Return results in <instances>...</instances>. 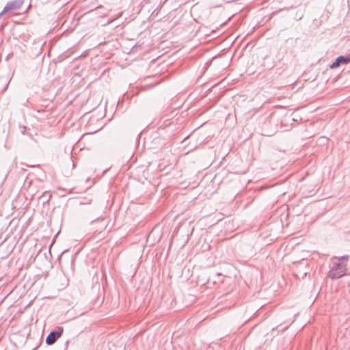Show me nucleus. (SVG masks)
<instances>
[{
    "mask_svg": "<svg viewBox=\"0 0 350 350\" xmlns=\"http://www.w3.org/2000/svg\"><path fill=\"white\" fill-rule=\"evenodd\" d=\"M347 264L343 262H333L328 276L332 280L341 278L346 274Z\"/></svg>",
    "mask_w": 350,
    "mask_h": 350,
    "instance_id": "1",
    "label": "nucleus"
},
{
    "mask_svg": "<svg viewBox=\"0 0 350 350\" xmlns=\"http://www.w3.org/2000/svg\"><path fill=\"white\" fill-rule=\"evenodd\" d=\"M64 333V327L62 326H57L54 330H52L46 336L45 342L48 345H53L62 335Z\"/></svg>",
    "mask_w": 350,
    "mask_h": 350,
    "instance_id": "2",
    "label": "nucleus"
},
{
    "mask_svg": "<svg viewBox=\"0 0 350 350\" xmlns=\"http://www.w3.org/2000/svg\"><path fill=\"white\" fill-rule=\"evenodd\" d=\"M23 3L24 0H13L8 2L3 10L0 12V17L4 14L19 10Z\"/></svg>",
    "mask_w": 350,
    "mask_h": 350,
    "instance_id": "3",
    "label": "nucleus"
},
{
    "mask_svg": "<svg viewBox=\"0 0 350 350\" xmlns=\"http://www.w3.org/2000/svg\"><path fill=\"white\" fill-rule=\"evenodd\" d=\"M349 63H350V53L347 55H340L337 57L329 67L334 69L338 68L341 64H347Z\"/></svg>",
    "mask_w": 350,
    "mask_h": 350,
    "instance_id": "4",
    "label": "nucleus"
},
{
    "mask_svg": "<svg viewBox=\"0 0 350 350\" xmlns=\"http://www.w3.org/2000/svg\"><path fill=\"white\" fill-rule=\"evenodd\" d=\"M96 222H101V226L100 229H96V231H99V232H101L103 230H104L107 227V223L105 221V219H97L96 220L92 221V224H94Z\"/></svg>",
    "mask_w": 350,
    "mask_h": 350,
    "instance_id": "5",
    "label": "nucleus"
},
{
    "mask_svg": "<svg viewBox=\"0 0 350 350\" xmlns=\"http://www.w3.org/2000/svg\"><path fill=\"white\" fill-rule=\"evenodd\" d=\"M319 187L320 182L319 181L317 184H315L314 188L312 190L308 191V197L309 196H312L313 194H314L319 190Z\"/></svg>",
    "mask_w": 350,
    "mask_h": 350,
    "instance_id": "6",
    "label": "nucleus"
},
{
    "mask_svg": "<svg viewBox=\"0 0 350 350\" xmlns=\"http://www.w3.org/2000/svg\"><path fill=\"white\" fill-rule=\"evenodd\" d=\"M349 258V256L348 255H344V256H334V259H336L337 261H340V262H343L345 260H348V259Z\"/></svg>",
    "mask_w": 350,
    "mask_h": 350,
    "instance_id": "7",
    "label": "nucleus"
},
{
    "mask_svg": "<svg viewBox=\"0 0 350 350\" xmlns=\"http://www.w3.org/2000/svg\"><path fill=\"white\" fill-rule=\"evenodd\" d=\"M301 265H302V262H299V263H298V265H297V273H299V271H300V269H300V267H301Z\"/></svg>",
    "mask_w": 350,
    "mask_h": 350,
    "instance_id": "8",
    "label": "nucleus"
},
{
    "mask_svg": "<svg viewBox=\"0 0 350 350\" xmlns=\"http://www.w3.org/2000/svg\"><path fill=\"white\" fill-rule=\"evenodd\" d=\"M25 131H26V126H21V132L23 134H25Z\"/></svg>",
    "mask_w": 350,
    "mask_h": 350,
    "instance_id": "9",
    "label": "nucleus"
},
{
    "mask_svg": "<svg viewBox=\"0 0 350 350\" xmlns=\"http://www.w3.org/2000/svg\"><path fill=\"white\" fill-rule=\"evenodd\" d=\"M297 114H295V116L293 118V120L297 121Z\"/></svg>",
    "mask_w": 350,
    "mask_h": 350,
    "instance_id": "10",
    "label": "nucleus"
},
{
    "mask_svg": "<svg viewBox=\"0 0 350 350\" xmlns=\"http://www.w3.org/2000/svg\"><path fill=\"white\" fill-rule=\"evenodd\" d=\"M306 276V272L303 273V278Z\"/></svg>",
    "mask_w": 350,
    "mask_h": 350,
    "instance_id": "11",
    "label": "nucleus"
}]
</instances>
